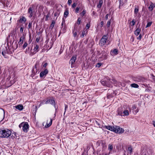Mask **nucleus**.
<instances>
[{"label":"nucleus","instance_id":"dca6fc26","mask_svg":"<svg viewBox=\"0 0 155 155\" xmlns=\"http://www.w3.org/2000/svg\"><path fill=\"white\" fill-rule=\"evenodd\" d=\"M38 65V63H36L34 67L33 68V70H32V72L33 73V72H34L35 73V72L36 73H37L38 71V70H37V65Z\"/></svg>","mask_w":155,"mask_h":155},{"label":"nucleus","instance_id":"6e6552de","mask_svg":"<svg viewBox=\"0 0 155 155\" xmlns=\"http://www.w3.org/2000/svg\"><path fill=\"white\" fill-rule=\"evenodd\" d=\"M48 73V71L47 69H45L44 71H41L40 74V77L43 78L44 76H45Z\"/></svg>","mask_w":155,"mask_h":155},{"label":"nucleus","instance_id":"20e7f679","mask_svg":"<svg viewBox=\"0 0 155 155\" xmlns=\"http://www.w3.org/2000/svg\"><path fill=\"white\" fill-rule=\"evenodd\" d=\"M116 94L114 91L112 90H108L107 94V98L108 99H110L111 98L113 97Z\"/></svg>","mask_w":155,"mask_h":155},{"label":"nucleus","instance_id":"bb28decb","mask_svg":"<svg viewBox=\"0 0 155 155\" xmlns=\"http://www.w3.org/2000/svg\"><path fill=\"white\" fill-rule=\"evenodd\" d=\"M154 6L153 4H151L149 7V8L150 11H152Z\"/></svg>","mask_w":155,"mask_h":155},{"label":"nucleus","instance_id":"a18cd8bd","mask_svg":"<svg viewBox=\"0 0 155 155\" xmlns=\"http://www.w3.org/2000/svg\"><path fill=\"white\" fill-rule=\"evenodd\" d=\"M24 30L23 27H21L20 28V31L21 33H23Z\"/></svg>","mask_w":155,"mask_h":155},{"label":"nucleus","instance_id":"1a4fd4ad","mask_svg":"<svg viewBox=\"0 0 155 155\" xmlns=\"http://www.w3.org/2000/svg\"><path fill=\"white\" fill-rule=\"evenodd\" d=\"M76 60V57L75 56H73L70 61L69 63L71 64V65L73 64Z\"/></svg>","mask_w":155,"mask_h":155},{"label":"nucleus","instance_id":"13d9d810","mask_svg":"<svg viewBox=\"0 0 155 155\" xmlns=\"http://www.w3.org/2000/svg\"><path fill=\"white\" fill-rule=\"evenodd\" d=\"M152 124L155 127V121H152Z\"/></svg>","mask_w":155,"mask_h":155},{"label":"nucleus","instance_id":"e433bc0d","mask_svg":"<svg viewBox=\"0 0 155 155\" xmlns=\"http://www.w3.org/2000/svg\"><path fill=\"white\" fill-rule=\"evenodd\" d=\"M8 53L7 52V51H6V54H4V57L5 58H8V55H7V54H8Z\"/></svg>","mask_w":155,"mask_h":155},{"label":"nucleus","instance_id":"4d7b16f0","mask_svg":"<svg viewBox=\"0 0 155 155\" xmlns=\"http://www.w3.org/2000/svg\"><path fill=\"white\" fill-rule=\"evenodd\" d=\"M108 16H109V15L108 14H107L105 16V18L106 20H107L108 19Z\"/></svg>","mask_w":155,"mask_h":155},{"label":"nucleus","instance_id":"5fc2aeb1","mask_svg":"<svg viewBox=\"0 0 155 155\" xmlns=\"http://www.w3.org/2000/svg\"><path fill=\"white\" fill-rule=\"evenodd\" d=\"M36 73V72L35 73L34 72H33V73L32 72V74L31 75V76L33 78V77L34 76Z\"/></svg>","mask_w":155,"mask_h":155},{"label":"nucleus","instance_id":"c9c22d12","mask_svg":"<svg viewBox=\"0 0 155 155\" xmlns=\"http://www.w3.org/2000/svg\"><path fill=\"white\" fill-rule=\"evenodd\" d=\"M102 64V63H98L96 64V67H98L99 68L101 65Z\"/></svg>","mask_w":155,"mask_h":155},{"label":"nucleus","instance_id":"3c124183","mask_svg":"<svg viewBox=\"0 0 155 155\" xmlns=\"http://www.w3.org/2000/svg\"><path fill=\"white\" fill-rule=\"evenodd\" d=\"M72 2V0H68V4L70 5Z\"/></svg>","mask_w":155,"mask_h":155},{"label":"nucleus","instance_id":"49530a36","mask_svg":"<svg viewBox=\"0 0 155 155\" xmlns=\"http://www.w3.org/2000/svg\"><path fill=\"white\" fill-rule=\"evenodd\" d=\"M79 8L78 7H77L75 10V12L78 13L79 11Z\"/></svg>","mask_w":155,"mask_h":155},{"label":"nucleus","instance_id":"ea45409f","mask_svg":"<svg viewBox=\"0 0 155 155\" xmlns=\"http://www.w3.org/2000/svg\"><path fill=\"white\" fill-rule=\"evenodd\" d=\"M68 108V106L66 105H65V109H64L65 111L64 112V114H65V112H66V110Z\"/></svg>","mask_w":155,"mask_h":155},{"label":"nucleus","instance_id":"f3484780","mask_svg":"<svg viewBox=\"0 0 155 155\" xmlns=\"http://www.w3.org/2000/svg\"><path fill=\"white\" fill-rule=\"evenodd\" d=\"M26 21V18L24 16L22 17V18H20V19L19 21L20 22H25Z\"/></svg>","mask_w":155,"mask_h":155},{"label":"nucleus","instance_id":"7ed1b4c3","mask_svg":"<svg viewBox=\"0 0 155 155\" xmlns=\"http://www.w3.org/2000/svg\"><path fill=\"white\" fill-rule=\"evenodd\" d=\"M35 7V6L34 5H32L30 6L28 10V13L30 14L29 16L30 18H31L33 15V12L34 11Z\"/></svg>","mask_w":155,"mask_h":155},{"label":"nucleus","instance_id":"58836bf2","mask_svg":"<svg viewBox=\"0 0 155 155\" xmlns=\"http://www.w3.org/2000/svg\"><path fill=\"white\" fill-rule=\"evenodd\" d=\"M110 21H107V25L108 27H109L110 26Z\"/></svg>","mask_w":155,"mask_h":155},{"label":"nucleus","instance_id":"ddd939ff","mask_svg":"<svg viewBox=\"0 0 155 155\" xmlns=\"http://www.w3.org/2000/svg\"><path fill=\"white\" fill-rule=\"evenodd\" d=\"M118 50L117 49H115L111 51L110 52V54L112 55H116L118 54Z\"/></svg>","mask_w":155,"mask_h":155},{"label":"nucleus","instance_id":"69168bd1","mask_svg":"<svg viewBox=\"0 0 155 155\" xmlns=\"http://www.w3.org/2000/svg\"><path fill=\"white\" fill-rule=\"evenodd\" d=\"M131 40L133 41L134 40V38L133 37H132L131 38Z\"/></svg>","mask_w":155,"mask_h":155},{"label":"nucleus","instance_id":"bf43d9fd","mask_svg":"<svg viewBox=\"0 0 155 155\" xmlns=\"http://www.w3.org/2000/svg\"><path fill=\"white\" fill-rule=\"evenodd\" d=\"M49 17V14L47 15L46 16V20H47L48 19V18Z\"/></svg>","mask_w":155,"mask_h":155},{"label":"nucleus","instance_id":"9d476101","mask_svg":"<svg viewBox=\"0 0 155 155\" xmlns=\"http://www.w3.org/2000/svg\"><path fill=\"white\" fill-rule=\"evenodd\" d=\"M34 51L32 52L33 54H35L39 50V46L38 45H36L34 49Z\"/></svg>","mask_w":155,"mask_h":155},{"label":"nucleus","instance_id":"f8f14e48","mask_svg":"<svg viewBox=\"0 0 155 155\" xmlns=\"http://www.w3.org/2000/svg\"><path fill=\"white\" fill-rule=\"evenodd\" d=\"M105 127L106 128L113 131H114V126L112 127L110 126H105Z\"/></svg>","mask_w":155,"mask_h":155},{"label":"nucleus","instance_id":"b1692460","mask_svg":"<svg viewBox=\"0 0 155 155\" xmlns=\"http://www.w3.org/2000/svg\"><path fill=\"white\" fill-rule=\"evenodd\" d=\"M32 22H29L28 25V28L29 29H32Z\"/></svg>","mask_w":155,"mask_h":155},{"label":"nucleus","instance_id":"473e14b6","mask_svg":"<svg viewBox=\"0 0 155 155\" xmlns=\"http://www.w3.org/2000/svg\"><path fill=\"white\" fill-rule=\"evenodd\" d=\"M140 31V30L139 29H136V36H137L139 35Z\"/></svg>","mask_w":155,"mask_h":155},{"label":"nucleus","instance_id":"37998d69","mask_svg":"<svg viewBox=\"0 0 155 155\" xmlns=\"http://www.w3.org/2000/svg\"><path fill=\"white\" fill-rule=\"evenodd\" d=\"M96 123L97 124V125L99 127H101V125L97 121H96Z\"/></svg>","mask_w":155,"mask_h":155},{"label":"nucleus","instance_id":"cd10ccee","mask_svg":"<svg viewBox=\"0 0 155 155\" xmlns=\"http://www.w3.org/2000/svg\"><path fill=\"white\" fill-rule=\"evenodd\" d=\"M135 24V21H134V20H133L130 23V25L132 26H133Z\"/></svg>","mask_w":155,"mask_h":155},{"label":"nucleus","instance_id":"c03bdc74","mask_svg":"<svg viewBox=\"0 0 155 155\" xmlns=\"http://www.w3.org/2000/svg\"><path fill=\"white\" fill-rule=\"evenodd\" d=\"M13 133L12 134V135L11 136V137L12 138H15V137H16V135L15 133L14 134V135H13Z\"/></svg>","mask_w":155,"mask_h":155},{"label":"nucleus","instance_id":"393cba45","mask_svg":"<svg viewBox=\"0 0 155 155\" xmlns=\"http://www.w3.org/2000/svg\"><path fill=\"white\" fill-rule=\"evenodd\" d=\"M101 58L105 60L107 58V55L106 54H103L102 57Z\"/></svg>","mask_w":155,"mask_h":155},{"label":"nucleus","instance_id":"6e6d98bb","mask_svg":"<svg viewBox=\"0 0 155 155\" xmlns=\"http://www.w3.org/2000/svg\"><path fill=\"white\" fill-rule=\"evenodd\" d=\"M6 51H2V55L4 56V54H6Z\"/></svg>","mask_w":155,"mask_h":155},{"label":"nucleus","instance_id":"680f3d73","mask_svg":"<svg viewBox=\"0 0 155 155\" xmlns=\"http://www.w3.org/2000/svg\"><path fill=\"white\" fill-rule=\"evenodd\" d=\"M77 35V32H75L74 33V37H76V36Z\"/></svg>","mask_w":155,"mask_h":155},{"label":"nucleus","instance_id":"72a5a7b5","mask_svg":"<svg viewBox=\"0 0 155 155\" xmlns=\"http://www.w3.org/2000/svg\"><path fill=\"white\" fill-rule=\"evenodd\" d=\"M128 151L130 152V153H131L132 151V148L131 147H129L128 148Z\"/></svg>","mask_w":155,"mask_h":155},{"label":"nucleus","instance_id":"c85d7f7f","mask_svg":"<svg viewBox=\"0 0 155 155\" xmlns=\"http://www.w3.org/2000/svg\"><path fill=\"white\" fill-rule=\"evenodd\" d=\"M86 13V11L85 10H84L83 12L80 13L81 15L82 16H83Z\"/></svg>","mask_w":155,"mask_h":155},{"label":"nucleus","instance_id":"c756f323","mask_svg":"<svg viewBox=\"0 0 155 155\" xmlns=\"http://www.w3.org/2000/svg\"><path fill=\"white\" fill-rule=\"evenodd\" d=\"M152 23V22H148L146 26V28H147L150 27Z\"/></svg>","mask_w":155,"mask_h":155},{"label":"nucleus","instance_id":"39448f33","mask_svg":"<svg viewBox=\"0 0 155 155\" xmlns=\"http://www.w3.org/2000/svg\"><path fill=\"white\" fill-rule=\"evenodd\" d=\"M114 132L118 134H121L124 132V130L123 129L120 128L119 126H114Z\"/></svg>","mask_w":155,"mask_h":155},{"label":"nucleus","instance_id":"e2e57ef3","mask_svg":"<svg viewBox=\"0 0 155 155\" xmlns=\"http://www.w3.org/2000/svg\"><path fill=\"white\" fill-rule=\"evenodd\" d=\"M62 51H63V50L61 49L60 51H59L60 54H61L62 53Z\"/></svg>","mask_w":155,"mask_h":155},{"label":"nucleus","instance_id":"5701e85b","mask_svg":"<svg viewBox=\"0 0 155 155\" xmlns=\"http://www.w3.org/2000/svg\"><path fill=\"white\" fill-rule=\"evenodd\" d=\"M50 103L51 104L53 105L55 108V102L54 100L50 99Z\"/></svg>","mask_w":155,"mask_h":155},{"label":"nucleus","instance_id":"8fccbe9b","mask_svg":"<svg viewBox=\"0 0 155 155\" xmlns=\"http://www.w3.org/2000/svg\"><path fill=\"white\" fill-rule=\"evenodd\" d=\"M50 99H49V100H48L47 101L45 102V104H47L50 103Z\"/></svg>","mask_w":155,"mask_h":155},{"label":"nucleus","instance_id":"2eb2a0df","mask_svg":"<svg viewBox=\"0 0 155 155\" xmlns=\"http://www.w3.org/2000/svg\"><path fill=\"white\" fill-rule=\"evenodd\" d=\"M16 109L20 110H22L23 109V106L22 105L19 104L15 106Z\"/></svg>","mask_w":155,"mask_h":155},{"label":"nucleus","instance_id":"4be33fe9","mask_svg":"<svg viewBox=\"0 0 155 155\" xmlns=\"http://www.w3.org/2000/svg\"><path fill=\"white\" fill-rule=\"evenodd\" d=\"M124 115L123 116H127L129 115L128 111L127 110H125L123 111Z\"/></svg>","mask_w":155,"mask_h":155},{"label":"nucleus","instance_id":"6ab92c4d","mask_svg":"<svg viewBox=\"0 0 155 155\" xmlns=\"http://www.w3.org/2000/svg\"><path fill=\"white\" fill-rule=\"evenodd\" d=\"M52 120L51 119H50V120L49 124L47 123L46 124L45 126V127H49L52 124Z\"/></svg>","mask_w":155,"mask_h":155},{"label":"nucleus","instance_id":"4c0bfd02","mask_svg":"<svg viewBox=\"0 0 155 155\" xmlns=\"http://www.w3.org/2000/svg\"><path fill=\"white\" fill-rule=\"evenodd\" d=\"M90 27V23H87L86 25V29H89Z\"/></svg>","mask_w":155,"mask_h":155},{"label":"nucleus","instance_id":"774afa93","mask_svg":"<svg viewBox=\"0 0 155 155\" xmlns=\"http://www.w3.org/2000/svg\"><path fill=\"white\" fill-rule=\"evenodd\" d=\"M139 87V85L136 84V88H138Z\"/></svg>","mask_w":155,"mask_h":155},{"label":"nucleus","instance_id":"0e129e2a","mask_svg":"<svg viewBox=\"0 0 155 155\" xmlns=\"http://www.w3.org/2000/svg\"><path fill=\"white\" fill-rule=\"evenodd\" d=\"M39 41V38H37L36 39V41H37V42H38Z\"/></svg>","mask_w":155,"mask_h":155},{"label":"nucleus","instance_id":"f257e3e1","mask_svg":"<svg viewBox=\"0 0 155 155\" xmlns=\"http://www.w3.org/2000/svg\"><path fill=\"white\" fill-rule=\"evenodd\" d=\"M117 81L114 79H107V80H104L101 81V84L104 86L108 87H112V84H115L116 83Z\"/></svg>","mask_w":155,"mask_h":155},{"label":"nucleus","instance_id":"f704fd0d","mask_svg":"<svg viewBox=\"0 0 155 155\" xmlns=\"http://www.w3.org/2000/svg\"><path fill=\"white\" fill-rule=\"evenodd\" d=\"M81 20L80 18H78V19L77 21V23L78 25H79L80 24Z\"/></svg>","mask_w":155,"mask_h":155},{"label":"nucleus","instance_id":"9b49d317","mask_svg":"<svg viewBox=\"0 0 155 155\" xmlns=\"http://www.w3.org/2000/svg\"><path fill=\"white\" fill-rule=\"evenodd\" d=\"M25 38L24 35V34H23L22 35V36H21L20 40L18 42V43L19 44V45H21L23 42V40Z\"/></svg>","mask_w":155,"mask_h":155},{"label":"nucleus","instance_id":"de8ad7c7","mask_svg":"<svg viewBox=\"0 0 155 155\" xmlns=\"http://www.w3.org/2000/svg\"><path fill=\"white\" fill-rule=\"evenodd\" d=\"M24 123L23 122L21 123L19 125V128H21V127H23V125Z\"/></svg>","mask_w":155,"mask_h":155},{"label":"nucleus","instance_id":"603ef678","mask_svg":"<svg viewBox=\"0 0 155 155\" xmlns=\"http://www.w3.org/2000/svg\"><path fill=\"white\" fill-rule=\"evenodd\" d=\"M62 20H63V21H62V23L61 24V25L62 26H63V24L64 23H65V20H64V18H63Z\"/></svg>","mask_w":155,"mask_h":155},{"label":"nucleus","instance_id":"f03ea898","mask_svg":"<svg viewBox=\"0 0 155 155\" xmlns=\"http://www.w3.org/2000/svg\"><path fill=\"white\" fill-rule=\"evenodd\" d=\"M12 134L11 131L8 130L0 129V137L2 138H7L11 135Z\"/></svg>","mask_w":155,"mask_h":155},{"label":"nucleus","instance_id":"a19ab883","mask_svg":"<svg viewBox=\"0 0 155 155\" xmlns=\"http://www.w3.org/2000/svg\"><path fill=\"white\" fill-rule=\"evenodd\" d=\"M142 35L141 34H140L139 36L137 38V39L139 40H140L141 38Z\"/></svg>","mask_w":155,"mask_h":155},{"label":"nucleus","instance_id":"864d4df0","mask_svg":"<svg viewBox=\"0 0 155 155\" xmlns=\"http://www.w3.org/2000/svg\"><path fill=\"white\" fill-rule=\"evenodd\" d=\"M47 65H48L47 63H46L43 65V67L45 68L47 66Z\"/></svg>","mask_w":155,"mask_h":155},{"label":"nucleus","instance_id":"a211bd4d","mask_svg":"<svg viewBox=\"0 0 155 155\" xmlns=\"http://www.w3.org/2000/svg\"><path fill=\"white\" fill-rule=\"evenodd\" d=\"M69 14V11L67 9H66L64 13V17L66 18Z\"/></svg>","mask_w":155,"mask_h":155},{"label":"nucleus","instance_id":"0eeeda50","mask_svg":"<svg viewBox=\"0 0 155 155\" xmlns=\"http://www.w3.org/2000/svg\"><path fill=\"white\" fill-rule=\"evenodd\" d=\"M29 128V125L27 122L24 123L23 125L22 130L25 132L28 131Z\"/></svg>","mask_w":155,"mask_h":155},{"label":"nucleus","instance_id":"aec40b11","mask_svg":"<svg viewBox=\"0 0 155 155\" xmlns=\"http://www.w3.org/2000/svg\"><path fill=\"white\" fill-rule=\"evenodd\" d=\"M103 3V1L102 0H100L99 2V4L97 5V7L98 8H100L102 6Z\"/></svg>","mask_w":155,"mask_h":155},{"label":"nucleus","instance_id":"4468645a","mask_svg":"<svg viewBox=\"0 0 155 155\" xmlns=\"http://www.w3.org/2000/svg\"><path fill=\"white\" fill-rule=\"evenodd\" d=\"M118 115H120L121 116H123L122 115V108L121 107H120L118 108V109L117 111Z\"/></svg>","mask_w":155,"mask_h":155},{"label":"nucleus","instance_id":"a878e982","mask_svg":"<svg viewBox=\"0 0 155 155\" xmlns=\"http://www.w3.org/2000/svg\"><path fill=\"white\" fill-rule=\"evenodd\" d=\"M87 32V31H83L82 32V34L81 35V37L82 38L84 36V35L85 33Z\"/></svg>","mask_w":155,"mask_h":155},{"label":"nucleus","instance_id":"2f4dec72","mask_svg":"<svg viewBox=\"0 0 155 155\" xmlns=\"http://www.w3.org/2000/svg\"><path fill=\"white\" fill-rule=\"evenodd\" d=\"M113 149V146L112 145L109 144L108 146V149L110 150L111 151Z\"/></svg>","mask_w":155,"mask_h":155},{"label":"nucleus","instance_id":"79ce46f5","mask_svg":"<svg viewBox=\"0 0 155 155\" xmlns=\"http://www.w3.org/2000/svg\"><path fill=\"white\" fill-rule=\"evenodd\" d=\"M130 86L132 87L136 88V84L134 83V84H131L130 85Z\"/></svg>","mask_w":155,"mask_h":155},{"label":"nucleus","instance_id":"423d86ee","mask_svg":"<svg viewBox=\"0 0 155 155\" xmlns=\"http://www.w3.org/2000/svg\"><path fill=\"white\" fill-rule=\"evenodd\" d=\"M108 38V37L107 35H104L100 40V44L101 46H103L106 43Z\"/></svg>","mask_w":155,"mask_h":155},{"label":"nucleus","instance_id":"338daca9","mask_svg":"<svg viewBox=\"0 0 155 155\" xmlns=\"http://www.w3.org/2000/svg\"><path fill=\"white\" fill-rule=\"evenodd\" d=\"M101 25L102 26L103 25V21H101Z\"/></svg>","mask_w":155,"mask_h":155},{"label":"nucleus","instance_id":"7c9ffc66","mask_svg":"<svg viewBox=\"0 0 155 155\" xmlns=\"http://www.w3.org/2000/svg\"><path fill=\"white\" fill-rule=\"evenodd\" d=\"M27 45H28L27 43L26 42H25L24 44V45H23L22 46L23 48L24 49L26 47Z\"/></svg>","mask_w":155,"mask_h":155},{"label":"nucleus","instance_id":"09e8293b","mask_svg":"<svg viewBox=\"0 0 155 155\" xmlns=\"http://www.w3.org/2000/svg\"><path fill=\"white\" fill-rule=\"evenodd\" d=\"M76 6V4L74 3L72 5V7L73 8H74Z\"/></svg>","mask_w":155,"mask_h":155},{"label":"nucleus","instance_id":"412c9836","mask_svg":"<svg viewBox=\"0 0 155 155\" xmlns=\"http://www.w3.org/2000/svg\"><path fill=\"white\" fill-rule=\"evenodd\" d=\"M55 23V21L54 20H53L52 21L50 25V28L52 30L53 28L54 24Z\"/></svg>","mask_w":155,"mask_h":155},{"label":"nucleus","instance_id":"052dcab7","mask_svg":"<svg viewBox=\"0 0 155 155\" xmlns=\"http://www.w3.org/2000/svg\"><path fill=\"white\" fill-rule=\"evenodd\" d=\"M0 109H1V110H2V111H3V113H4V114H5V111H4V109H2V108H0Z\"/></svg>","mask_w":155,"mask_h":155}]
</instances>
